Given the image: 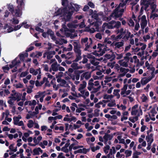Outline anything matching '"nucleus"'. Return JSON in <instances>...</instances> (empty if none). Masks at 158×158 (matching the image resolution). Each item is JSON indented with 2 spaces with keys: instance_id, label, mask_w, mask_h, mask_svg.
I'll list each match as a JSON object with an SVG mask.
<instances>
[{
  "instance_id": "20e7f679",
  "label": "nucleus",
  "mask_w": 158,
  "mask_h": 158,
  "mask_svg": "<svg viewBox=\"0 0 158 158\" xmlns=\"http://www.w3.org/2000/svg\"><path fill=\"white\" fill-rule=\"evenodd\" d=\"M119 13L120 12H119V9L118 7H117L114 10L112 13V15H111H111H113L115 18L120 17L122 16H120Z\"/></svg>"
},
{
  "instance_id": "a19ab883",
  "label": "nucleus",
  "mask_w": 158,
  "mask_h": 158,
  "mask_svg": "<svg viewBox=\"0 0 158 158\" xmlns=\"http://www.w3.org/2000/svg\"><path fill=\"white\" fill-rule=\"evenodd\" d=\"M28 74L27 72L26 71L24 72H22L20 75L21 77H24L26 76Z\"/></svg>"
},
{
  "instance_id": "8fccbe9b",
  "label": "nucleus",
  "mask_w": 158,
  "mask_h": 158,
  "mask_svg": "<svg viewBox=\"0 0 158 158\" xmlns=\"http://www.w3.org/2000/svg\"><path fill=\"white\" fill-rule=\"evenodd\" d=\"M141 82L142 85H144L147 83L148 82V81L146 79L145 80H143V79H141Z\"/></svg>"
},
{
  "instance_id": "4468645a",
  "label": "nucleus",
  "mask_w": 158,
  "mask_h": 158,
  "mask_svg": "<svg viewBox=\"0 0 158 158\" xmlns=\"http://www.w3.org/2000/svg\"><path fill=\"white\" fill-rule=\"evenodd\" d=\"M81 53L77 54L76 56V58L75 60L73 61V62H78L79 60H80L82 58L81 56Z\"/></svg>"
},
{
  "instance_id": "58836bf2",
  "label": "nucleus",
  "mask_w": 158,
  "mask_h": 158,
  "mask_svg": "<svg viewBox=\"0 0 158 158\" xmlns=\"http://www.w3.org/2000/svg\"><path fill=\"white\" fill-rule=\"evenodd\" d=\"M78 64L77 63H73L72 64L71 67L74 69H77V67Z\"/></svg>"
},
{
  "instance_id": "de8ad7c7",
  "label": "nucleus",
  "mask_w": 158,
  "mask_h": 158,
  "mask_svg": "<svg viewBox=\"0 0 158 158\" xmlns=\"http://www.w3.org/2000/svg\"><path fill=\"white\" fill-rule=\"evenodd\" d=\"M87 73L86 74H85V78L87 80L91 77V74H88V73Z\"/></svg>"
},
{
  "instance_id": "aec40b11",
  "label": "nucleus",
  "mask_w": 158,
  "mask_h": 158,
  "mask_svg": "<svg viewBox=\"0 0 158 158\" xmlns=\"http://www.w3.org/2000/svg\"><path fill=\"white\" fill-rule=\"evenodd\" d=\"M99 15V14H93V15H92L91 17L93 18L94 19L96 20H100L98 17Z\"/></svg>"
},
{
  "instance_id": "bf43d9fd",
  "label": "nucleus",
  "mask_w": 158,
  "mask_h": 158,
  "mask_svg": "<svg viewBox=\"0 0 158 158\" xmlns=\"http://www.w3.org/2000/svg\"><path fill=\"white\" fill-rule=\"evenodd\" d=\"M23 23H25V24H23L24 27L26 28H28L30 27V25L28 24H27L26 22L24 21Z\"/></svg>"
},
{
  "instance_id": "6e6552de",
  "label": "nucleus",
  "mask_w": 158,
  "mask_h": 158,
  "mask_svg": "<svg viewBox=\"0 0 158 158\" xmlns=\"http://www.w3.org/2000/svg\"><path fill=\"white\" fill-rule=\"evenodd\" d=\"M73 11H68V13L67 14L66 16V20L67 21H69L71 19V17L73 14Z\"/></svg>"
},
{
  "instance_id": "49530a36",
  "label": "nucleus",
  "mask_w": 158,
  "mask_h": 158,
  "mask_svg": "<svg viewBox=\"0 0 158 158\" xmlns=\"http://www.w3.org/2000/svg\"><path fill=\"white\" fill-rule=\"evenodd\" d=\"M106 24L107 25V28L109 29H112L114 28V26H113L111 24H109V23L108 24L106 23Z\"/></svg>"
},
{
  "instance_id": "423d86ee",
  "label": "nucleus",
  "mask_w": 158,
  "mask_h": 158,
  "mask_svg": "<svg viewBox=\"0 0 158 158\" xmlns=\"http://www.w3.org/2000/svg\"><path fill=\"white\" fill-rule=\"evenodd\" d=\"M83 70H76L74 72L76 79L77 80H78L79 79L80 74L83 72Z\"/></svg>"
},
{
  "instance_id": "338daca9",
  "label": "nucleus",
  "mask_w": 158,
  "mask_h": 158,
  "mask_svg": "<svg viewBox=\"0 0 158 158\" xmlns=\"http://www.w3.org/2000/svg\"><path fill=\"white\" fill-rule=\"evenodd\" d=\"M88 40V38L87 37H86L83 39H82L81 40V41L82 42H83L84 43H86Z\"/></svg>"
},
{
  "instance_id": "c85d7f7f",
  "label": "nucleus",
  "mask_w": 158,
  "mask_h": 158,
  "mask_svg": "<svg viewBox=\"0 0 158 158\" xmlns=\"http://www.w3.org/2000/svg\"><path fill=\"white\" fill-rule=\"evenodd\" d=\"M33 155H39L40 154L39 152L38 148L34 149L33 150Z\"/></svg>"
},
{
  "instance_id": "39448f33",
  "label": "nucleus",
  "mask_w": 158,
  "mask_h": 158,
  "mask_svg": "<svg viewBox=\"0 0 158 158\" xmlns=\"http://www.w3.org/2000/svg\"><path fill=\"white\" fill-rule=\"evenodd\" d=\"M100 20H97L94 22H92L91 21V22H90V25H94V26L96 27V29L98 28L99 27V25H101L102 24V22L101 21H99Z\"/></svg>"
},
{
  "instance_id": "ea45409f",
  "label": "nucleus",
  "mask_w": 158,
  "mask_h": 158,
  "mask_svg": "<svg viewBox=\"0 0 158 158\" xmlns=\"http://www.w3.org/2000/svg\"><path fill=\"white\" fill-rule=\"evenodd\" d=\"M68 8L69 11H73V12H74V11L75 10L74 7L72 5H71V6H69L68 7Z\"/></svg>"
},
{
  "instance_id": "9b49d317",
  "label": "nucleus",
  "mask_w": 158,
  "mask_h": 158,
  "mask_svg": "<svg viewBox=\"0 0 158 158\" xmlns=\"http://www.w3.org/2000/svg\"><path fill=\"white\" fill-rule=\"evenodd\" d=\"M124 45L123 41H120L116 42L114 44V45L116 46V48H119L122 47Z\"/></svg>"
},
{
  "instance_id": "37998d69",
  "label": "nucleus",
  "mask_w": 158,
  "mask_h": 158,
  "mask_svg": "<svg viewBox=\"0 0 158 158\" xmlns=\"http://www.w3.org/2000/svg\"><path fill=\"white\" fill-rule=\"evenodd\" d=\"M115 62L113 63L108 62L107 64V66H109L111 67V69H113L114 67V64Z\"/></svg>"
},
{
  "instance_id": "3c124183",
  "label": "nucleus",
  "mask_w": 158,
  "mask_h": 158,
  "mask_svg": "<svg viewBox=\"0 0 158 158\" xmlns=\"http://www.w3.org/2000/svg\"><path fill=\"white\" fill-rule=\"evenodd\" d=\"M88 5L92 8H94V4L91 2H88Z\"/></svg>"
},
{
  "instance_id": "09e8293b",
  "label": "nucleus",
  "mask_w": 158,
  "mask_h": 158,
  "mask_svg": "<svg viewBox=\"0 0 158 158\" xmlns=\"http://www.w3.org/2000/svg\"><path fill=\"white\" fill-rule=\"evenodd\" d=\"M75 145V143H72V144H71L69 146V151L71 152L72 151V149L73 148H73L74 147V146Z\"/></svg>"
},
{
  "instance_id": "0e129e2a",
  "label": "nucleus",
  "mask_w": 158,
  "mask_h": 158,
  "mask_svg": "<svg viewBox=\"0 0 158 158\" xmlns=\"http://www.w3.org/2000/svg\"><path fill=\"white\" fill-rule=\"evenodd\" d=\"M89 9V6L87 5H85V6L84 7L83 9V10L84 11H87Z\"/></svg>"
},
{
  "instance_id": "a18cd8bd",
  "label": "nucleus",
  "mask_w": 158,
  "mask_h": 158,
  "mask_svg": "<svg viewBox=\"0 0 158 158\" xmlns=\"http://www.w3.org/2000/svg\"><path fill=\"white\" fill-rule=\"evenodd\" d=\"M34 47L33 46H31L30 47L27 48L26 50V52H30V51H32V50H33L34 49Z\"/></svg>"
},
{
  "instance_id": "2eb2a0df",
  "label": "nucleus",
  "mask_w": 158,
  "mask_h": 158,
  "mask_svg": "<svg viewBox=\"0 0 158 158\" xmlns=\"http://www.w3.org/2000/svg\"><path fill=\"white\" fill-rule=\"evenodd\" d=\"M120 91V89H114V90L113 94H114L115 96H117V98L118 99L120 97V94L118 93V92H119Z\"/></svg>"
},
{
  "instance_id": "c756f323",
  "label": "nucleus",
  "mask_w": 158,
  "mask_h": 158,
  "mask_svg": "<svg viewBox=\"0 0 158 158\" xmlns=\"http://www.w3.org/2000/svg\"><path fill=\"white\" fill-rule=\"evenodd\" d=\"M19 58L21 61L22 62L24 61L25 57H24L23 53H21L19 55Z\"/></svg>"
},
{
  "instance_id": "412c9836",
  "label": "nucleus",
  "mask_w": 158,
  "mask_h": 158,
  "mask_svg": "<svg viewBox=\"0 0 158 158\" xmlns=\"http://www.w3.org/2000/svg\"><path fill=\"white\" fill-rule=\"evenodd\" d=\"M132 151L128 150H126L125 152V153L126 154V157L127 158L130 156L132 154Z\"/></svg>"
},
{
  "instance_id": "f257e3e1",
  "label": "nucleus",
  "mask_w": 158,
  "mask_h": 158,
  "mask_svg": "<svg viewBox=\"0 0 158 158\" xmlns=\"http://www.w3.org/2000/svg\"><path fill=\"white\" fill-rule=\"evenodd\" d=\"M24 0H17L16 2L18 4L17 9L15 10V15L17 17H20L22 15V10H24L25 3Z\"/></svg>"
},
{
  "instance_id": "4d7b16f0",
  "label": "nucleus",
  "mask_w": 158,
  "mask_h": 158,
  "mask_svg": "<svg viewBox=\"0 0 158 158\" xmlns=\"http://www.w3.org/2000/svg\"><path fill=\"white\" fill-rule=\"evenodd\" d=\"M137 112V110H132L131 112V115H136Z\"/></svg>"
},
{
  "instance_id": "c03bdc74",
  "label": "nucleus",
  "mask_w": 158,
  "mask_h": 158,
  "mask_svg": "<svg viewBox=\"0 0 158 158\" xmlns=\"http://www.w3.org/2000/svg\"><path fill=\"white\" fill-rule=\"evenodd\" d=\"M5 133L8 136V137L10 140H12L13 139V135L12 134H8L7 132H6Z\"/></svg>"
},
{
  "instance_id": "052dcab7",
  "label": "nucleus",
  "mask_w": 158,
  "mask_h": 158,
  "mask_svg": "<svg viewBox=\"0 0 158 158\" xmlns=\"http://www.w3.org/2000/svg\"><path fill=\"white\" fill-rule=\"evenodd\" d=\"M74 5L75 6V10H76L77 12L79 10V9L80 8L79 6L76 4H74Z\"/></svg>"
},
{
  "instance_id": "c9c22d12",
  "label": "nucleus",
  "mask_w": 158,
  "mask_h": 158,
  "mask_svg": "<svg viewBox=\"0 0 158 158\" xmlns=\"http://www.w3.org/2000/svg\"><path fill=\"white\" fill-rule=\"evenodd\" d=\"M12 23L14 24H17L19 23V20L17 19L13 18Z\"/></svg>"
},
{
  "instance_id": "dca6fc26",
  "label": "nucleus",
  "mask_w": 158,
  "mask_h": 158,
  "mask_svg": "<svg viewBox=\"0 0 158 158\" xmlns=\"http://www.w3.org/2000/svg\"><path fill=\"white\" fill-rule=\"evenodd\" d=\"M62 14L64 15H66L69 11V10L68 9L67 6H66L64 8L62 9Z\"/></svg>"
},
{
  "instance_id": "b1692460",
  "label": "nucleus",
  "mask_w": 158,
  "mask_h": 158,
  "mask_svg": "<svg viewBox=\"0 0 158 158\" xmlns=\"http://www.w3.org/2000/svg\"><path fill=\"white\" fill-rule=\"evenodd\" d=\"M110 148V147L108 145H106V146L104 147V151L106 154H107L108 152V151L109 150Z\"/></svg>"
},
{
  "instance_id": "9d476101",
  "label": "nucleus",
  "mask_w": 158,
  "mask_h": 158,
  "mask_svg": "<svg viewBox=\"0 0 158 158\" xmlns=\"http://www.w3.org/2000/svg\"><path fill=\"white\" fill-rule=\"evenodd\" d=\"M86 85V82L85 81H84L82 82V84H81L80 85V87L78 89L79 91H81L85 89Z\"/></svg>"
},
{
  "instance_id": "680f3d73",
  "label": "nucleus",
  "mask_w": 158,
  "mask_h": 158,
  "mask_svg": "<svg viewBox=\"0 0 158 158\" xmlns=\"http://www.w3.org/2000/svg\"><path fill=\"white\" fill-rule=\"evenodd\" d=\"M55 57L57 60L58 62L59 63H60L61 62L62 60L61 59L60 57L58 55H56Z\"/></svg>"
},
{
  "instance_id": "ddd939ff",
  "label": "nucleus",
  "mask_w": 158,
  "mask_h": 158,
  "mask_svg": "<svg viewBox=\"0 0 158 158\" xmlns=\"http://www.w3.org/2000/svg\"><path fill=\"white\" fill-rule=\"evenodd\" d=\"M57 65V62H56L53 63L51 65V67L53 71L56 72L58 70V69Z\"/></svg>"
},
{
  "instance_id": "e2e57ef3",
  "label": "nucleus",
  "mask_w": 158,
  "mask_h": 158,
  "mask_svg": "<svg viewBox=\"0 0 158 158\" xmlns=\"http://www.w3.org/2000/svg\"><path fill=\"white\" fill-rule=\"evenodd\" d=\"M10 83V80L8 79H6L4 81V84L5 85H9Z\"/></svg>"
},
{
  "instance_id": "a211bd4d",
  "label": "nucleus",
  "mask_w": 158,
  "mask_h": 158,
  "mask_svg": "<svg viewBox=\"0 0 158 158\" xmlns=\"http://www.w3.org/2000/svg\"><path fill=\"white\" fill-rule=\"evenodd\" d=\"M34 123L33 120H29L28 121V123L27 124V126L28 127L31 128L33 127Z\"/></svg>"
},
{
  "instance_id": "f8f14e48",
  "label": "nucleus",
  "mask_w": 158,
  "mask_h": 158,
  "mask_svg": "<svg viewBox=\"0 0 158 158\" xmlns=\"http://www.w3.org/2000/svg\"><path fill=\"white\" fill-rule=\"evenodd\" d=\"M7 8L12 14H13L14 12V10L13 6L12 4H8L7 5Z\"/></svg>"
},
{
  "instance_id": "864d4df0",
  "label": "nucleus",
  "mask_w": 158,
  "mask_h": 158,
  "mask_svg": "<svg viewBox=\"0 0 158 158\" xmlns=\"http://www.w3.org/2000/svg\"><path fill=\"white\" fill-rule=\"evenodd\" d=\"M150 37L149 35H147L146 36V37H145V36H143V38L144 40V41L145 42L147 41L146 39H150Z\"/></svg>"
},
{
  "instance_id": "cd10ccee",
  "label": "nucleus",
  "mask_w": 158,
  "mask_h": 158,
  "mask_svg": "<svg viewBox=\"0 0 158 158\" xmlns=\"http://www.w3.org/2000/svg\"><path fill=\"white\" fill-rule=\"evenodd\" d=\"M121 25V22L119 21H116V23L114 26V28H118Z\"/></svg>"
},
{
  "instance_id": "13d9d810",
  "label": "nucleus",
  "mask_w": 158,
  "mask_h": 158,
  "mask_svg": "<svg viewBox=\"0 0 158 158\" xmlns=\"http://www.w3.org/2000/svg\"><path fill=\"white\" fill-rule=\"evenodd\" d=\"M23 86V84L20 83L16 84L15 85L16 88H22Z\"/></svg>"
},
{
  "instance_id": "6ab92c4d",
  "label": "nucleus",
  "mask_w": 158,
  "mask_h": 158,
  "mask_svg": "<svg viewBox=\"0 0 158 158\" xmlns=\"http://www.w3.org/2000/svg\"><path fill=\"white\" fill-rule=\"evenodd\" d=\"M150 7L151 9H152V12H154L155 10L156 7V5L154 4V2L151 3L150 2Z\"/></svg>"
},
{
  "instance_id": "4be33fe9",
  "label": "nucleus",
  "mask_w": 158,
  "mask_h": 158,
  "mask_svg": "<svg viewBox=\"0 0 158 158\" xmlns=\"http://www.w3.org/2000/svg\"><path fill=\"white\" fill-rule=\"evenodd\" d=\"M12 64L13 65L15 66L18 64L20 63V61L19 60H17L16 59H15L14 60L12 61Z\"/></svg>"
},
{
  "instance_id": "774afa93",
  "label": "nucleus",
  "mask_w": 158,
  "mask_h": 158,
  "mask_svg": "<svg viewBox=\"0 0 158 158\" xmlns=\"http://www.w3.org/2000/svg\"><path fill=\"white\" fill-rule=\"evenodd\" d=\"M83 136V135L82 134L80 133L77 136L76 139H79L82 138Z\"/></svg>"
},
{
  "instance_id": "f03ea898",
  "label": "nucleus",
  "mask_w": 158,
  "mask_h": 158,
  "mask_svg": "<svg viewBox=\"0 0 158 158\" xmlns=\"http://www.w3.org/2000/svg\"><path fill=\"white\" fill-rule=\"evenodd\" d=\"M24 24L25 23H22L20 24L15 27L14 29L13 27L7 24H6L5 25L3 28L5 30L7 29V31L8 32L10 33L13 30L16 31L19 30Z\"/></svg>"
},
{
  "instance_id": "a878e982",
  "label": "nucleus",
  "mask_w": 158,
  "mask_h": 158,
  "mask_svg": "<svg viewBox=\"0 0 158 158\" xmlns=\"http://www.w3.org/2000/svg\"><path fill=\"white\" fill-rule=\"evenodd\" d=\"M13 120L14 121V124L15 125H17L19 121L17 117H14L13 118Z\"/></svg>"
},
{
  "instance_id": "f3484780",
  "label": "nucleus",
  "mask_w": 158,
  "mask_h": 158,
  "mask_svg": "<svg viewBox=\"0 0 158 158\" xmlns=\"http://www.w3.org/2000/svg\"><path fill=\"white\" fill-rule=\"evenodd\" d=\"M147 24V22H141L140 23V25L141 28L142 29H143H143L146 26Z\"/></svg>"
},
{
  "instance_id": "e433bc0d",
  "label": "nucleus",
  "mask_w": 158,
  "mask_h": 158,
  "mask_svg": "<svg viewBox=\"0 0 158 158\" xmlns=\"http://www.w3.org/2000/svg\"><path fill=\"white\" fill-rule=\"evenodd\" d=\"M36 52L37 53L36 55H35V56H34V57H35L38 58L39 57L41 56H42V52Z\"/></svg>"
},
{
  "instance_id": "2f4dec72",
  "label": "nucleus",
  "mask_w": 158,
  "mask_h": 158,
  "mask_svg": "<svg viewBox=\"0 0 158 158\" xmlns=\"http://www.w3.org/2000/svg\"><path fill=\"white\" fill-rule=\"evenodd\" d=\"M95 37L98 39L99 40H101L102 39V36L101 34L100 33H98L96 34L95 36Z\"/></svg>"
},
{
  "instance_id": "393cba45",
  "label": "nucleus",
  "mask_w": 158,
  "mask_h": 158,
  "mask_svg": "<svg viewBox=\"0 0 158 158\" xmlns=\"http://www.w3.org/2000/svg\"><path fill=\"white\" fill-rule=\"evenodd\" d=\"M81 48H74V51L75 53L78 54L81 53V51L80 50Z\"/></svg>"
},
{
  "instance_id": "0eeeda50",
  "label": "nucleus",
  "mask_w": 158,
  "mask_h": 158,
  "mask_svg": "<svg viewBox=\"0 0 158 158\" xmlns=\"http://www.w3.org/2000/svg\"><path fill=\"white\" fill-rule=\"evenodd\" d=\"M128 85L127 84L125 85L121 89L122 91L121 92V95H123V97H126V95H124V94L125 93L126 90L127 89Z\"/></svg>"
},
{
  "instance_id": "f704fd0d",
  "label": "nucleus",
  "mask_w": 158,
  "mask_h": 158,
  "mask_svg": "<svg viewBox=\"0 0 158 158\" xmlns=\"http://www.w3.org/2000/svg\"><path fill=\"white\" fill-rule=\"evenodd\" d=\"M36 102L35 100H33L32 102H31V101L29 102V105L30 106H31L32 105L35 106L36 105Z\"/></svg>"
},
{
  "instance_id": "473e14b6",
  "label": "nucleus",
  "mask_w": 158,
  "mask_h": 158,
  "mask_svg": "<svg viewBox=\"0 0 158 158\" xmlns=\"http://www.w3.org/2000/svg\"><path fill=\"white\" fill-rule=\"evenodd\" d=\"M35 30L41 32H43L44 30L43 29H41L38 26H36L35 27Z\"/></svg>"
},
{
  "instance_id": "5fc2aeb1",
  "label": "nucleus",
  "mask_w": 158,
  "mask_h": 158,
  "mask_svg": "<svg viewBox=\"0 0 158 158\" xmlns=\"http://www.w3.org/2000/svg\"><path fill=\"white\" fill-rule=\"evenodd\" d=\"M87 57L89 59H92L95 60V56L92 55L91 54H88L87 55Z\"/></svg>"
},
{
  "instance_id": "69168bd1",
  "label": "nucleus",
  "mask_w": 158,
  "mask_h": 158,
  "mask_svg": "<svg viewBox=\"0 0 158 158\" xmlns=\"http://www.w3.org/2000/svg\"><path fill=\"white\" fill-rule=\"evenodd\" d=\"M10 129L8 127H5L2 129V131H9Z\"/></svg>"
},
{
  "instance_id": "603ef678",
  "label": "nucleus",
  "mask_w": 158,
  "mask_h": 158,
  "mask_svg": "<svg viewBox=\"0 0 158 158\" xmlns=\"http://www.w3.org/2000/svg\"><path fill=\"white\" fill-rule=\"evenodd\" d=\"M129 23L130 24H131V25L130 24H129V25L130 26H132V27H134V21H133V20L131 19H130V20H129Z\"/></svg>"
},
{
  "instance_id": "5701e85b",
  "label": "nucleus",
  "mask_w": 158,
  "mask_h": 158,
  "mask_svg": "<svg viewBox=\"0 0 158 158\" xmlns=\"http://www.w3.org/2000/svg\"><path fill=\"white\" fill-rule=\"evenodd\" d=\"M73 45H74V48H81V45L80 44L77 42H74Z\"/></svg>"
},
{
  "instance_id": "6e6d98bb",
  "label": "nucleus",
  "mask_w": 158,
  "mask_h": 158,
  "mask_svg": "<svg viewBox=\"0 0 158 158\" xmlns=\"http://www.w3.org/2000/svg\"><path fill=\"white\" fill-rule=\"evenodd\" d=\"M141 22H147L145 15H143L141 18Z\"/></svg>"
},
{
  "instance_id": "72a5a7b5",
  "label": "nucleus",
  "mask_w": 158,
  "mask_h": 158,
  "mask_svg": "<svg viewBox=\"0 0 158 158\" xmlns=\"http://www.w3.org/2000/svg\"><path fill=\"white\" fill-rule=\"evenodd\" d=\"M131 34V33L130 32H129L128 31H127V34L125 35L124 36V37H126V39L128 40V39L129 38L130 35Z\"/></svg>"
},
{
  "instance_id": "1a4fd4ad",
  "label": "nucleus",
  "mask_w": 158,
  "mask_h": 158,
  "mask_svg": "<svg viewBox=\"0 0 158 158\" xmlns=\"http://www.w3.org/2000/svg\"><path fill=\"white\" fill-rule=\"evenodd\" d=\"M140 16H139V17ZM140 20V19L138 17V21L137 20L134 19V21H135L136 23L135 25V30L136 31H138L139 29V27L140 26L139 24V22Z\"/></svg>"
},
{
  "instance_id": "79ce46f5",
  "label": "nucleus",
  "mask_w": 158,
  "mask_h": 158,
  "mask_svg": "<svg viewBox=\"0 0 158 158\" xmlns=\"http://www.w3.org/2000/svg\"><path fill=\"white\" fill-rule=\"evenodd\" d=\"M2 69L4 72H5V71L6 70L8 71L10 69L9 67L8 66V64L6 65L5 66L3 67H2Z\"/></svg>"
},
{
  "instance_id": "4c0bfd02",
  "label": "nucleus",
  "mask_w": 158,
  "mask_h": 158,
  "mask_svg": "<svg viewBox=\"0 0 158 158\" xmlns=\"http://www.w3.org/2000/svg\"><path fill=\"white\" fill-rule=\"evenodd\" d=\"M5 114L6 115V117L7 118L8 115H9V112L8 110H6L5 111V113L4 112H3L2 113V117H3Z\"/></svg>"
},
{
  "instance_id": "7c9ffc66",
  "label": "nucleus",
  "mask_w": 158,
  "mask_h": 158,
  "mask_svg": "<svg viewBox=\"0 0 158 158\" xmlns=\"http://www.w3.org/2000/svg\"><path fill=\"white\" fill-rule=\"evenodd\" d=\"M115 101L114 100V101H112L111 103H109L107 104V106L109 107H112L115 105Z\"/></svg>"
},
{
  "instance_id": "7ed1b4c3",
  "label": "nucleus",
  "mask_w": 158,
  "mask_h": 158,
  "mask_svg": "<svg viewBox=\"0 0 158 158\" xmlns=\"http://www.w3.org/2000/svg\"><path fill=\"white\" fill-rule=\"evenodd\" d=\"M150 4V1L149 0H141L140 5H143L145 6V9L146 10L149 7Z\"/></svg>"
},
{
  "instance_id": "bb28decb",
  "label": "nucleus",
  "mask_w": 158,
  "mask_h": 158,
  "mask_svg": "<svg viewBox=\"0 0 158 158\" xmlns=\"http://www.w3.org/2000/svg\"><path fill=\"white\" fill-rule=\"evenodd\" d=\"M100 110L98 109H96L94 110V116L95 117H98L99 115V112L100 111Z\"/></svg>"
}]
</instances>
